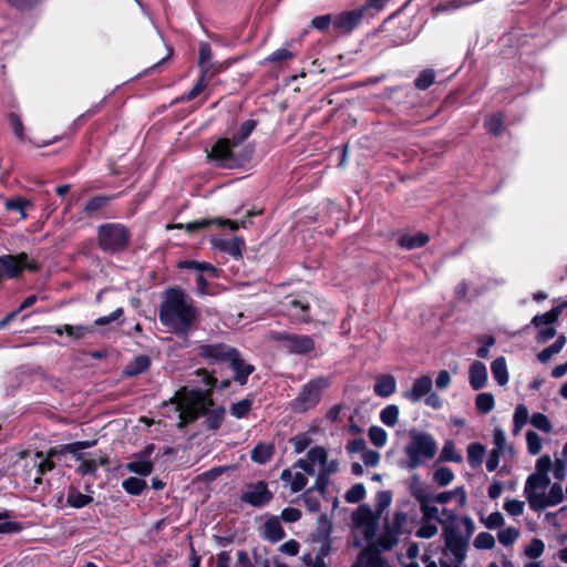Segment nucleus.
Segmentation results:
<instances>
[{
    "instance_id": "obj_13",
    "label": "nucleus",
    "mask_w": 567,
    "mask_h": 567,
    "mask_svg": "<svg viewBox=\"0 0 567 567\" xmlns=\"http://www.w3.org/2000/svg\"><path fill=\"white\" fill-rule=\"evenodd\" d=\"M274 497L268 485L264 481L249 484L247 489L241 494L240 499L254 507H262L267 505Z\"/></svg>"
},
{
    "instance_id": "obj_63",
    "label": "nucleus",
    "mask_w": 567,
    "mask_h": 567,
    "mask_svg": "<svg viewBox=\"0 0 567 567\" xmlns=\"http://www.w3.org/2000/svg\"><path fill=\"white\" fill-rule=\"evenodd\" d=\"M290 443L296 453H302L311 444V439L308 434L302 433L291 437Z\"/></svg>"
},
{
    "instance_id": "obj_50",
    "label": "nucleus",
    "mask_w": 567,
    "mask_h": 567,
    "mask_svg": "<svg viewBox=\"0 0 567 567\" xmlns=\"http://www.w3.org/2000/svg\"><path fill=\"white\" fill-rule=\"evenodd\" d=\"M368 436L375 447H383L388 441L386 432L377 425H373L369 429Z\"/></svg>"
},
{
    "instance_id": "obj_19",
    "label": "nucleus",
    "mask_w": 567,
    "mask_h": 567,
    "mask_svg": "<svg viewBox=\"0 0 567 567\" xmlns=\"http://www.w3.org/2000/svg\"><path fill=\"white\" fill-rule=\"evenodd\" d=\"M364 12L365 8L362 7L350 11H343L333 17V28L349 32L360 23Z\"/></svg>"
},
{
    "instance_id": "obj_2",
    "label": "nucleus",
    "mask_w": 567,
    "mask_h": 567,
    "mask_svg": "<svg viewBox=\"0 0 567 567\" xmlns=\"http://www.w3.org/2000/svg\"><path fill=\"white\" fill-rule=\"evenodd\" d=\"M199 312L193 299L181 288L165 291L159 307V320L163 326L179 336H188L195 328Z\"/></svg>"
},
{
    "instance_id": "obj_26",
    "label": "nucleus",
    "mask_w": 567,
    "mask_h": 567,
    "mask_svg": "<svg viewBox=\"0 0 567 567\" xmlns=\"http://www.w3.org/2000/svg\"><path fill=\"white\" fill-rule=\"evenodd\" d=\"M261 536L271 543H277L285 537V530L278 517L271 516L265 522Z\"/></svg>"
},
{
    "instance_id": "obj_22",
    "label": "nucleus",
    "mask_w": 567,
    "mask_h": 567,
    "mask_svg": "<svg viewBox=\"0 0 567 567\" xmlns=\"http://www.w3.org/2000/svg\"><path fill=\"white\" fill-rule=\"evenodd\" d=\"M432 386L433 382L431 377L423 375L414 381L411 390L405 392L404 396L413 403L419 402L431 392Z\"/></svg>"
},
{
    "instance_id": "obj_4",
    "label": "nucleus",
    "mask_w": 567,
    "mask_h": 567,
    "mask_svg": "<svg viewBox=\"0 0 567 567\" xmlns=\"http://www.w3.org/2000/svg\"><path fill=\"white\" fill-rule=\"evenodd\" d=\"M409 443L404 447L405 468L415 470L434 458L439 444L432 434L413 429L409 432Z\"/></svg>"
},
{
    "instance_id": "obj_17",
    "label": "nucleus",
    "mask_w": 567,
    "mask_h": 567,
    "mask_svg": "<svg viewBox=\"0 0 567 567\" xmlns=\"http://www.w3.org/2000/svg\"><path fill=\"white\" fill-rule=\"evenodd\" d=\"M233 371V380L239 385H246L249 375L255 371V367L248 363L236 349L227 361Z\"/></svg>"
},
{
    "instance_id": "obj_34",
    "label": "nucleus",
    "mask_w": 567,
    "mask_h": 567,
    "mask_svg": "<svg viewBox=\"0 0 567 567\" xmlns=\"http://www.w3.org/2000/svg\"><path fill=\"white\" fill-rule=\"evenodd\" d=\"M491 370L493 378L498 385H505L508 382V371L505 358H496L491 364Z\"/></svg>"
},
{
    "instance_id": "obj_59",
    "label": "nucleus",
    "mask_w": 567,
    "mask_h": 567,
    "mask_svg": "<svg viewBox=\"0 0 567 567\" xmlns=\"http://www.w3.org/2000/svg\"><path fill=\"white\" fill-rule=\"evenodd\" d=\"M478 342L482 346L477 349L476 355L481 359L488 358L489 349L495 344V338L493 336H482L480 337Z\"/></svg>"
},
{
    "instance_id": "obj_54",
    "label": "nucleus",
    "mask_w": 567,
    "mask_h": 567,
    "mask_svg": "<svg viewBox=\"0 0 567 567\" xmlns=\"http://www.w3.org/2000/svg\"><path fill=\"white\" fill-rule=\"evenodd\" d=\"M484 126L486 131L493 135H498L503 131V116L493 114L486 117Z\"/></svg>"
},
{
    "instance_id": "obj_1",
    "label": "nucleus",
    "mask_w": 567,
    "mask_h": 567,
    "mask_svg": "<svg viewBox=\"0 0 567 567\" xmlns=\"http://www.w3.org/2000/svg\"><path fill=\"white\" fill-rule=\"evenodd\" d=\"M195 374L198 378L197 382L207 386V390L182 388L175 393L173 401L179 412V419L183 424H186L200 415L207 414L206 427L217 430L220 427L226 413L223 406L210 410L214 404L210 390L217 385V379L206 370H197Z\"/></svg>"
},
{
    "instance_id": "obj_61",
    "label": "nucleus",
    "mask_w": 567,
    "mask_h": 567,
    "mask_svg": "<svg viewBox=\"0 0 567 567\" xmlns=\"http://www.w3.org/2000/svg\"><path fill=\"white\" fill-rule=\"evenodd\" d=\"M530 423L534 427H536L539 431H543L545 433H548L551 430V424H550L548 417L543 413L533 414L530 417Z\"/></svg>"
},
{
    "instance_id": "obj_10",
    "label": "nucleus",
    "mask_w": 567,
    "mask_h": 567,
    "mask_svg": "<svg viewBox=\"0 0 567 567\" xmlns=\"http://www.w3.org/2000/svg\"><path fill=\"white\" fill-rule=\"evenodd\" d=\"M39 268V264L30 260L27 252L0 256V269L3 278H18L24 269L37 271Z\"/></svg>"
},
{
    "instance_id": "obj_41",
    "label": "nucleus",
    "mask_w": 567,
    "mask_h": 567,
    "mask_svg": "<svg viewBox=\"0 0 567 567\" xmlns=\"http://www.w3.org/2000/svg\"><path fill=\"white\" fill-rule=\"evenodd\" d=\"M432 502L433 501H422L419 503L422 519L442 524L443 519L440 517V511L435 505L432 504Z\"/></svg>"
},
{
    "instance_id": "obj_39",
    "label": "nucleus",
    "mask_w": 567,
    "mask_h": 567,
    "mask_svg": "<svg viewBox=\"0 0 567 567\" xmlns=\"http://www.w3.org/2000/svg\"><path fill=\"white\" fill-rule=\"evenodd\" d=\"M146 482L142 478L131 476L122 482L123 489L130 495H141L146 488Z\"/></svg>"
},
{
    "instance_id": "obj_53",
    "label": "nucleus",
    "mask_w": 567,
    "mask_h": 567,
    "mask_svg": "<svg viewBox=\"0 0 567 567\" xmlns=\"http://www.w3.org/2000/svg\"><path fill=\"white\" fill-rule=\"evenodd\" d=\"M519 532L515 527H506L498 532L497 538L503 546H509L516 542Z\"/></svg>"
},
{
    "instance_id": "obj_40",
    "label": "nucleus",
    "mask_w": 567,
    "mask_h": 567,
    "mask_svg": "<svg viewBox=\"0 0 567 567\" xmlns=\"http://www.w3.org/2000/svg\"><path fill=\"white\" fill-rule=\"evenodd\" d=\"M111 199L112 198L109 196H95L91 198L84 207V214L87 217L94 216L100 210H102L111 202Z\"/></svg>"
},
{
    "instance_id": "obj_12",
    "label": "nucleus",
    "mask_w": 567,
    "mask_h": 567,
    "mask_svg": "<svg viewBox=\"0 0 567 567\" xmlns=\"http://www.w3.org/2000/svg\"><path fill=\"white\" fill-rule=\"evenodd\" d=\"M276 339L282 342L290 353L305 355L315 350L313 339L306 334L279 332Z\"/></svg>"
},
{
    "instance_id": "obj_47",
    "label": "nucleus",
    "mask_w": 567,
    "mask_h": 567,
    "mask_svg": "<svg viewBox=\"0 0 567 567\" xmlns=\"http://www.w3.org/2000/svg\"><path fill=\"white\" fill-rule=\"evenodd\" d=\"M475 405L476 409L484 414L491 412L495 405L493 394L489 392L480 393L475 399Z\"/></svg>"
},
{
    "instance_id": "obj_51",
    "label": "nucleus",
    "mask_w": 567,
    "mask_h": 567,
    "mask_svg": "<svg viewBox=\"0 0 567 567\" xmlns=\"http://www.w3.org/2000/svg\"><path fill=\"white\" fill-rule=\"evenodd\" d=\"M365 497V487L361 483L352 485L344 494V499L348 503L355 504Z\"/></svg>"
},
{
    "instance_id": "obj_58",
    "label": "nucleus",
    "mask_w": 567,
    "mask_h": 567,
    "mask_svg": "<svg viewBox=\"0 0 567 567\" xmlns=\"http://www.w3.org/2000/svg\"><path fill=\"white\" fill-rule=\"evenodd\" d=\"M544 549H545L544 543L540 539H538V538H534L526 546L524 553H525V555L527 557L536 559V558H538V557H540L543 555Z\"/></svg>"
},
{
    "instance_id": "obj_64",
    "label": "nucleus",
    "mask_w": 567,
    "mask_h": 567,
    "mask_svg": "<svg viewBox=\"0 0 567 567\" xmlns=\"http://www.w3.org/2000/svg\"><path fill=\"white\" fill-rule=\"evenodd\" d=\"M524 502L518 499H507L504 503V509L511 516H520L524 513Z\"/></svg>"
},
{
    "instance_id": "obj_27",
    "label": "nucleus",
    "mask_w": 567,
    "mask_h": 567,
    "mask_svg": "<svg viewBox=\"0 0 567 567\" xmlns=\"http://www.w3.org/2000/svg\"><path fill=\"white\" fill-rule=\"evenodd\" d=\"M564 498L563 488L558 484H554L550 486L549 492L540 496L539 502L536 503L533 511H540L549 506H555L559 504Z\"/></svg>"
},
{
    "instance_id": "obj_3",
    "label": "nucleus",
    "mask_w": 567,
    "mask_h": 567,
    "mask_svg": "<svg viewBox=\"0 0 567 567\" xmlns=\"http://www.w3.org/2000/svg\"><path fill=\"white\" fill-rule=\"evenodd\" d=\"M256 125L255 120H247L233 134L231 138H219L208 153V158L218 167L229 169L240 167L249 162L254 150L250 146L238 148L249 137Z\"/></svg>"
},
{
    "instance_id": "obj_16",
    "label": "nucleus",
    "mask_w": 567,
    "mask_h": 567,
    "mask_svg": "<svg viewBox=\"0 0 567 567\" xmlns=\"http://www.w3.org/2000/svg\"><path fill=\"white\" fill-rule=\"evenodd\" d=\"M549 483V476L540 474H532L528 476L524 486V494L532 509L535 507L536 503L539 502L540 496L544 495Z\"/></svg>"
},
{
    "instance_id": "obj_25",
    "label": "nucleus",
    "mask_w": 567,
    "mask_h": 567,
    "mask_svg": "<svg viewBox=\"0 0 567 567\" xmlns=\"http://www.w3.org/2000/svg\"><path fill=\"white\" fill-rule=\"evenodd\" d=\"M244 244V239L239 237H234L230 239L218 238L213 240V245L215 248L224 252H227L228 255L236 258L241 256Z\"/></svg>"
},
{
    "instance_id": "obj_44",
    "label": "nucleus",
    "mask_w": 567,
    "mask_h": 567,
    "mask_svg": "<svg viewBox=\"0 0 567 567\" xmlns=\"http://www.w3.org/2000/svg\"><path fill=\"white\" fill-rule=\"evenodd\" d=\"M529 412L528 409L524 404H518L515 409L513 422H514V434H518V432L524 427V425L528 422Z\"/></svg>"
},
{
    "instance_id": "obj_15",
    "label": "nucleus",
    "mask_w": 567,
    "mask_h": 567,
    "mask_svg": "<svg viewBox=\"0 0 567 567\" xmlns=\"http://www.w3.org/2000/svg\"><path fill=\"white\" fill-rule=\"evenodd\" d=\"M561 307L563 306L554 308L543 315H538L533 318L532 322L538 329L539 341L545 342L555 336L556 331L553 324L558 319Z\"/></svg>"
},
{
    "instance_id": "obj_42",
    "label": "nucleus",
    "mask_w": 567,
    "mask_h": 567,
    "mask_svg": "<svg viewBox=\"0 0 567 567\" xmlns=\"http://www.w3.org/2000/svg\"><path fill=\"white\" fill-rule=\"evenodd\" d=\"M441 462H454L461 463L463 461L462 455L456 451L453 441H446L440 454Z\"/></svg>"
},
{
    "instance_id": "obj_29",
    "label": "nucleus",
    "mask_w": 567,
    "mask_h": 567,
    "mask_svg": "<svg viewBox=\"0 0 567 567\" xmlns=\"http://www.w3.org/2000/svg\"><path fill=\"white\" fill-rule=\"evenodd\" d=\"M429 243V236L424 233L403 234L399 238V245L408 250L420 248Z\"/></svg>"
},
{
    "instance_id": "obj_32",
    "label": "nucleus",
    "mask_w": 567,
    "mask_h": 567,
    "mask_svg": "<svg viewBox=\"0 0 567 567\" xmlns=\"http://www.w3.org/2000/svg\"><path fill=\"white\" fill-rule=\"evenodd\" d=\"M151 365L148 355L141 354L135 357L124 370V374L127 377H135L145 372Z\"/></svg>"
},
{
    "instance_id": "obj_31",
    "label": "nucleus",
    "mask_w": 567,
    "mask_h": 567,
    "mask_svg": "<svg viewBox=\"0 0 567 567\" xmlns=\"http://www.w3.org/2000/svg\"><path fill=\"white\" fill-rule=\"evenodd\" d=\"M275 453V446L270 443H258L250 453V458L258 464L269 462Z\"/></svg>"
},
{
    "instance_id": "obj_38",
    "label": "nucleus",
    "mask_w": 567,
    "mask_h": 567,
    "mask_svg": "<svg viewBox=\"0 0 567 567\" xmlns=\"http://www.w3.org/2000/svg\"><path fill=\"white\" fill-rule=\"evenodd\" d=\"M254 400L251 398H245L238 402L231 403L229 406V413L236 419L246 417L252 409Z\"/></svg>"
},
{
    "instance_id": "obj_23",
    "label": "nucleus",
    "mask_w": 567,
    "mask_h": 567,
    "mask_svg": "<svg viewBox=\"0 0 567 567\" xmlns=\"http://www.w3.org/2000/svg\"><path fill=\"white\" fill-rule=\"evenodd\" d=\"M216 223L218 226H228L231 230H237L239 227H246V220L240 223L230 219H200L197 221L188 223L186 225H179L181 228H185L187 231L193 233L208 227L210 224Z\"/></svg>"
},
{
    "instance_id": "obj_9",
    "label": "nucleus",
    "mask_w": 567,
    "mask_h": 567,
    "mask_svg": "<svg viewBox=\"0 0 567 567\" xmlns=\"http://www.w3.org/2000/svg\"><path fill=\"white\" fill-rule=\"evenodd\" d=\"M409 517L403 512L394 513L391 519H386L384 530L378 538L377 544L382 550L392 549L400 540V537L409 532Z\"/></svg>"
},
{
    "instance_id": "obj_14",
    "label": "nucleus",
    "mask_w": 567,
    "mask_h": 567,
    "mask_svg": "<svg viewBox=\"0 0 567 567\" xmlns=\"http://www.w3.org/2000/svg\"><path fill=\"white\" fill-rule=\"evenodd\" d=\"M235 350L225 343L200 344L197 348V354L209 363L217 364L227 362Z\"/></svg>"
},
{
    "instance_id": "obj_57",
    "label": "nucleus",
    "mask_w": 567,
    "mask_h": 567,
    "mask_svg": "<svg viewBox=\"0 0 567 567\" xmlns=\"http://www.w3.org/2000/svg\"><path fill=\"white\" fill-rule=\"evenodd\" d=\"M474 546L477 549H492L495 546V538L489 533L481 532L474 539Z\"/></svg>"
},
{
    "instance_id": "obj_56",
    "label": "nucleus",
    "mask_w": 567,
    "mask_h": 567,
    "mask_svg": "<svg viewBox=\"0 0 567 567\" xmlns=\"http://www.w3.org/2000/svg\"><path fill=\"white\" fill-rule=\"evenodd\" d=\"M29 206H31V203L20 197L9 199L6 203L7 209L18 212L21 215L22 219L27 218L25 208Z\"/></svg>"
},
{
    "instance_id": "obj_11",
    "label": "nucleus",
    "mask_w": 567,
    "mask_h": 567,
    "mask_svg": "<svg viewBox=\"0 0 567 567\" xmlns=\"http://www.w3.org/2000/svg\"><path fill=\"white\" fill-rule=\"evenodd\" d=\"M352 522L355 528L360 529L364 539H374L379 526V515H375L370 507L363 505L352 513Z\"/></svg>"
},
{
    "instance_id": "obj_5",
    "label": "nucleus",
    "mask_w": 567,
    "mask_h": 567,
    "mask_svg": "<svg viewBox=\"0 0 567 567\" xmlns=\"http://www.w3.org/2000/svg\"><path fill=\"white\" fill-rule=\"evenodd\" d=\"M470 543L468 537L455 528H445L444 547L440 559L441 567H462Z\"/></svg>"
},
{
    "instance_id": "obj_6",
    "label": "nucleus",
    "mask_w": 567,
    "mask_h": 567,
    "mask_svg": "<svg viewBox=\"0 0 567 567\" xmlns=\"http://www.w3.org/2000/svg\"><path fill=\"white\" fill-rule=\"evenodd\" d=\"M94 444L95 441L74 442L62 446L61 450L51 449L48 452L47 457H44L42 452L34 453L33 458L31 460L32 468L35 471L34 483L40 484L41 476L54 468V463L52 461L53 457H56L60 454L70 453L80 460V452L86 447L93 446Z\"/></svg>"
},
{
    "instance_id": "obj_35",
    "label": "nucleus",
    "mask_w": 567,
    "mask_h": 567,
    "mask_svg": "<svg viewBox=\"0 0 567 567\" xmlns=\"http://www.w3.org/2000/svg\"><path fill=\"white\" fill-rule=\"evenodd\" d=\"M486 453V450L483 444L481 443H471L467 446V461L472 468H476L481 466L483 463L484 455Z\"/></svg>"
},
{
    "instance_id": "obj_43",
    "label": "nucleus",
    "mask_w": 567,
    "mask_h": 567,
    "mask_svg": "<svg viewBox=\"0 0 567 567\" xmlns=\"http://www.w3.org/2000/svg\"><path fill=\"white\" fill-rule=\"evenodd\" d=\"M455 478L454 472L446 466L437 467L433 473V481L440 486L445 487L450 485Z\"/></svg>"
},
{
    "instance_id": "obj_30",
    "label": "nucleus",
    "mask_w": 567,
    "mask_h": 567,
    "mask_svg": "<svg viewBox=\"0 0 567 567\" xmlns=\"http://www.w3.org/2000/svg\"><path fill=\"white\" fill-rule=\"evenodd\" d=\"M396 388V381L394 377L390 374L381 375L375 380L373 391L381 398H388L394 393Z\"/></svg>"
},
{
    "instance_id": "obj_36",
    "label": "nucleus",
    "mask_w": 567,
    "mask_h": 567,
    "mask_svg": "<svg viewBox=\"0 0 567 567\" xmlns=\"http://www.w3.org/2000/svg\"><path fill=\"white\" fill-rule=\"evenodd\" d=\"M126 470L131 473L138 474L141 476H148L154 470V464L151 460H142L137 457L126 464Z\"/></svg>"
},
{
    "instance_id": "obj_52",
    "label": "nucleus",
    "mask_w": 567,
    "mask_h": 567,
    "mask_svg": "<svg viewBox=\"0 0 567 567\" xmlns=\"http://www.w3.org/2000/svg\"><path fill=\"white\" fill-rule=\"evenodd\" d=\"M435 80V73L432 70L422 71L417 78L414 80V85L419 90H427Z\"/></svg>"
},
{
    "instance_id": "obj_48",
    "label": "nucleus",
    "mask_w": 567,
    "mask_h": 567,
    "mask_svg": "<svg viewBox=\"0 0 567 567\" xmlns=\"http://www.w3.org/2000/svg\"><path fill=\"white\" fill-rule=\"evenodd\" d=\"M436 522L421 519V525L415 532V536L419 538L430 539L437 534Z\"/></svg>"
},
{
    "instance_id": "obj_18",
    "label": "nucleus",
    "mask_w": 567,
    "mask_h": 567,
    "mask_svg": "<svg viewBox=\"0 0 567 567\" xmlns=\"http://www.w3.org/2000/svg\"><path fill=\"white\" fill-rule=\"evenodd\" d=\"M286 311L293 322L308 323L311 321L310 305L305 299L287 298L284 302Z\"/></svg>"
},
{
    "instance_id": "obj_55",
    "label": "nucleus",
    "mask_w": 567,
    "mask_h": 567,
    "mask_svg": "<svg viewBox=\"0 0 567 567\" xmlns=\"http://www.w3.org/2000/svg\"><path fill=\"white\" fill-rule=\"evenodd\" d=\"M307 453H308V457L312 462V464L315 466L318 465L319 468L321 467L322 464L326 463L327 457H328V452L322 446L311 447Z\"/></svg>"
},
{
    "instance_id": "obj_28",
    "label": "nucleus",
    "mask_w": 567,
    "mask_h": 567,
    "mask_svg": "<svg viewBox=\"0 0 567 567\" xmlns=\"http://www.w3.org/2000/svg\"><path fill=\"white\" fill-rule=\"evenodd\" d=\"M470 384L473 390H480L485 386L487 381V370L481 361H474L468 372Z\"/></svg>"
},
{
    "instance_id": "obj_46",
    "label": "nucleus",
    "mask_w": 567,
    "mask_h": 567,
    "mask_svg": "<svg viewBox=\"0 0 567 567\" xmlns=\"http://www.w3.org/2000/svg\"><path fill=\"white\" fill-rule=\"evenodd\" d=\"M380 420L386 426H394L399 420V408L395 404L386 405L380 412Z\"/></svg>"
},
{
    "instance_id": "obj_21",
    "label": "nucleus",
    "mask_w": 567,
    "mask_h": 567,
    "mask_svg": "<svg viewBox=\"0 0 567 567\" xmlns=\"http://www.w3.org/2000/svg\"><path fill=\"white\" fill-rule=\"evenodd\" d=\"M50 331L58 336L66 334L72 340H81L86 336H91L95 332L94 326H82V324H62L56 327H50Z\"/></svg>"
},
{
    "instance_id": "obj_62",
    "label": "nucleus",
    "mask_w": 567,
    "mask_h": 567,
    "mask_svg": "<svg viewBox=\"0 0 567 567\" xmlns=\"http://www.w3.org/2000/svg\"><path fill=\"white\" fill-rule=\"evenodd\" d=\"M312 493H313V488H308L301 495V498L309 512L317 513L320 509V502H319V498L316 497Z\"/></svg>"
},
{
    "instance_id": "obj_60",
    "label": "nucleus",
    "mask_w": 567,
    "mask_h": 567,
    "mask_svg": "<svg viewBox=\"0 0 567 567\" xmlns=\"http://www.w3.org/2000/svg\"><path fill=\"white\" fill-rule=\"evenodd\" d=\"M527 450L532 455H537L542 450V441L539 435L534 431L526 433Z\"/></svg>"
},
{
    "instance_id": "obj_24",
    "label": "nucleus",
    "mask_w": 567,
    "mask_h": 567,
    "mask_svg": "<svg viewBox=\"0 0 567 567\" xmlns=\"http://www.w3.org/2000/svg\"><path fill=\"white\" fill-rule=\"evenodd\" d=\"M410 494L420 503L422 501H431L432 488L423 483L417 474L411 476L409 484Z\"/></svg>"
},
{
    "instance_id": "obj_7",
    "label": "nucleus",
    "mask_w": 567,
    "mask_h": 567,
    "mask_svg": "<svg viewBox=\"0 0 567 567\" xmlns=\"http://www.w3.org/2000/svg\"><path fill=\"white\" fill-rule=\"evenodd\" d=\"M99 246L104 252L115 254L124 250L131 239L128 228L118 223L103 224L97 229Z\"/></svg>"
},
{
    "instance_id": "obj_33",
    "label": "nucleus",
    "mask_w": 567,
    "mask_h": 567,
    "mask_svg": "<svg viewBox=\"0 0 567 567\" xmlns=\"http://www.w3.org/2000/svg\"><path fill=\"white\" fill-rule=\"evenodd\" d=\"M213 58V52L209 43L200 42L199 43V53H198V65L202 68V73L204 74H214L213 64L210 63Z\"/></svg>"
},
{
    "instance_id": "obj_37",
    "label": "nucleus",
    "mask_w": 567,
    "mask_h": 567,
    "mask_svg": "<svg viewBox=\"0 0 567 567\" xmlns=\"http://www.w3.org/2000/svg\"><path fill=\"white\" fill-rule=\"evenodd\" d=\"M92 502V496L85 495L75 488H71L66 496V504L73 508H83Z\"/></svg>"
},
{
    "instance_id": "obj_20",
    "label": "nucleus",
    "mask_w": 567,
    "mask_h": 567,
    "mask_svg": "<svg viewBox=\"0 0 567 567\" xmlns=\"http://www.w3.org/2000/svg\"><path fill=\"white\" fill-rule=\"evenodd\" d=\"M353 567H390V565L378 549L368 546L360 551Z\"/></svg>"
},
{
    "instance_id": "obj_8",
    "label": "nucleus",
    "mask_w": 567,
    "mask_h": 567,
    "mask_svg": "<svg viewBox=\"0 0 567 567\" xmlns=\"http://www.w3.org/2000/svg\"><path fill=\"white\" fill-rule=\"evenodd\" d=\"M329 385L330 381L324 377L310 380L301 386L298 395L291 401V409L297 413H303L316 408L321 400L323 390Z\"/></svg>"
},
{
    "instance_id": "obj_49",
    "label": "nucleus",
    "mask_w": 567,
    "mask_h": 567,
    "mask_svg": "<svg viewBox=\"0 0 567 567\" xmlns=\"http://www.w3.org/2000/svg\"><path fill=\"white\" fill-rule=\"evenodd\" d=\"M206 75L207 74L202 73L196 83L194 84V86L192 87V90L188 93L181 96L177 101L189 102L196 99L207 86V82L205 79Z\"/></svg>"
},
{
    "instance_id": "obj_45",
    "label": "nucleus",
    "mask_w": 567,
    "mask_h": 567,
    "mask_svg": "<svg viewBox=\"0 0 567 567\" xmlns=\"http://www.w3.org/2000/svg\"><path fill=\"white\" fill-rule=\"evenodd\" d=\"M564 344H565V337L564 336L558 337V339L553 344H550L549 347H547L546 349H544L543 351H540L538 353V355H537L538 360L543 363L549 361L553 355H555L561 351V349L564 348Z\"/></svg>"
}]
</instances>
